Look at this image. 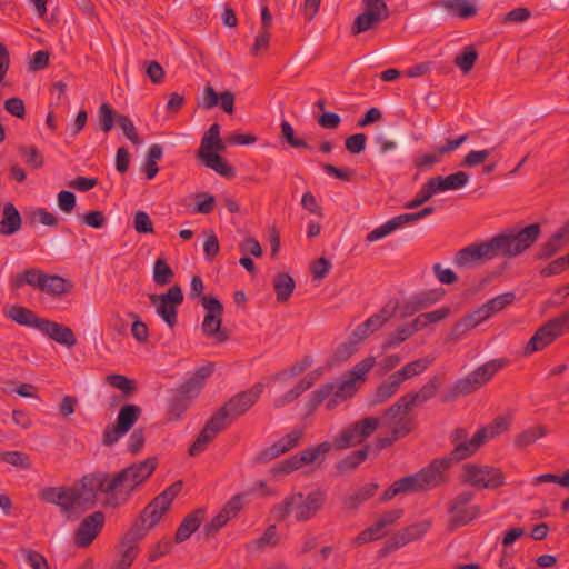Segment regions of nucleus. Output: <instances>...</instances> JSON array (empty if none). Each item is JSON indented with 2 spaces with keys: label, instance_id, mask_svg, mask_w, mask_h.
<instances>
[{
  "label": "nucleus",
  "instance_id": "25",
  "mask_svg": "<svg viewBox=\"0 0 569 569\" xmlns=\"http://www.w3.org/2000/svg\"><path fill=\"white\" fill-rule=\"evenodd\" d=\"M22 223L21 214L11 202H7L2 209L0 220V234L11 236L20 230Z\"/></svg>",
  "mask_w": 569,
  "mask_h": 569
},
{
  "label": "nucleus",
  "instance_id": "38",
  "mask_svg": "<svg viewBox=\"0 0 569 569\" xmlns=\"http://www.w3.org/2000/svg\"><path fill=\"white\" fill-rule=\"evenodd\" d=\"M440 385L441 377H431L430 380L419 389V391L408 392V396L411 399L410 401H412V403L416 406L419 402H425L432 399L437 395Z\"/></svg>",
  "mask_w": 569,
  "mask_h": 569
},
{
  "label": "nucleus",
  "instance_id": "24",
  "mask_svg": "<svg viewBox=\"0 0 569 569\" xmlns=\"http://www.w3.org/2000/svg\"><path fill=\"white\" fill-rule=\"evenodd\" d=\"M388 14L381 12L365 10L353 21L351 27V33L358 36L362 32L375 29L380 22L387 20Z\"/></svg>",
  "mask_w": 569,
  "mask_h": 569
},
{
  "label": "nucleus",
  "instance_id": "7",
  "mask_svg": "<svg viewBox=\"0 0 569 569\" xmlns=\"http://www.w3.org/2000/svg\"><path fill=\"white\" fill-rule=\"evenodd\" d=\"M170 509L159 498L154 497L140 512L138 519L130 527L127 536L121 541H129L138 545L149 530L156 527L162 516Z\"/></svg>",
  "mask_w": 569,
  "mask_h": 569
},
{
  "label": "nucleus",
  "instance_id": "37",
  "mask_svg": "<svg viewBox=\"0 0 569 569\" xmlns=\"http://www.w3.org/2000/svg\"><path fill=\"white\" fill-rule=\"evenodd\" d=\"M568 239H562L561 232H555L542 243L536 254L538 260H548L563 249Z\"/></svg>",
  "mask_w": 569,
  "mask_h": 569
},
{
  "label": "nucleus",
  "instance_id": "40",
  "mask_svg": "<svg viewBox=\"0 0 569 569\" xmlns=\"http://www.w3.org/2000/svg\"><path fill=\"white\" fill-rule=\"evenodd\" d=\"M69 287H71V283L67 279L57 274L50 276L44 273L43 286L40 291L51 296H61L69 291Z\"/></svg>",
  "mask_w": 569,
  "mask_h": 569
},
{
  "label": "nucleus",
  "instance_id": "19",
  "mask_svg": "<svg viewBox=\"0 0 569 569\" xmlns=\"http://www.w3.org/2000/svg\"><path fill=\"white\" fill-rule=\"evenodd\" d=\"M491 317L486 303L477 308L475 311L466 315L452 328L450 336L452 339H460L468 330L476 328L482 321Z\"/></svg>",
  "mask_w": 569,
  "mask_h": 569
},
{
  "label": "nucleus",
  "instance_id": "63",
  "mask_svg": "<svg viewBox=\"0 0 569 569\" xmlns=\"http://www.w3.org/2000/svg\"><path fill=\"white\" fill-rule=\"evenodd\" d=\"M197 202L194 211L201 214H209L213 211L216 204V198L208 193L201 192L196 196Z\"/></svg>",
  "mask_w": 569,
  "mask_h": 569
},
{
  "label": "nucleus",
  "instance_id": "20",
  "mask_svg": "<svg viewBox=\"0 0 569 569\" xmlns=\"http://www.w3.org/2000/svg\"><path fill=\"white\" fill-rule=\"evenodd\" d=\"M39 330L60 345L73 347L77 343L73 331L62 323L43 319Z\"/></svg>",
  "mask_w": 569,
  "mask_h": 569
},
{
  "label": "nucleus",
  "instance_id": "44",
  "mask_svg": "<svg viewBox=\"0 0 569 569\" xmlns=\"http://www.w3.org/2000/svg\"><path fill=\"white\" fill-rule=\"evenodd\" d=\"M332 446L328 441H323L317 446L308 447L299 452L302 463L310 465L325 460L326 455L331 450Z\"/></svg>",
  "mask_w": 569,
  "mask_h": 569
},
{
  "label": "nucleus",
  "instance_id": "17",
  "mask_svg": "<svg viewBox=\"0 0 569 569\" xmlns=\"http://www.w3.org/2000/svg\"><path fill=\"white\" fill-rule=\"evenodd\" d=\"M450 468L448 460L443 458L433 459L427 467L417 472L423 491L433 489L446 482L445 472Z\"/></svg>",
  "mask_w": 569,
  "mask_h": 569
},
{
  "label": "nucleus",
  "instance_id": "32",
  "mask_svg": "<svg viewBox=\"0 0 569 569\" xmlns=\"http://www.w3.org/2000/svg\"><path fill=\"white\" fill-rule=\"evenodd\" d=\"M399 389L400 383L396 380V378H391L390 375L387 381H383L376 388L369 400V406L373 407L388 401L399 391Z\"/></svg>",
  "mask_w": 569,
  "mask_h": 569
},
{
  "label": "nucleus",
  "instance_id": "47",
  "mask_svg": "<svg viewBox=\"0 0 569 569\" xmlns=\"http://www.w3.org/2000/svg\"><path fill=\"white\" fill-rule=\"evenodd\" d=\"M380 425V419L376 417H366L357 422H355L352 426V431L357 435L359 440L362 442L367 438H369L378 428Z\"/></svg>",
  "mask_w": 569,
  "mask_h": 569
},
{
  "label": "nucleus",
  "instance_id": "52",
  "mask_svg": "<svg viewBox=\"0 0 569 569\" xmlns=\"http://www.w3.org/2000/svg\"><path fill=\"white\" fill-rule=\"evenodd\" d=\"M330 443L337 450H345L361 443V441L355 431H352V428L349 427L343 429L339 436L335 437L333 441Z\"/></svg>",
  "mask_w": 569,
  "mask_h": 569
},
{
  "label": "nucleus",
  "instance_id": "50",
  "mask_svg": "<svg viewBox=\"0 0 569 569\" xmlns=\"http://www.w3.org/2000/svg\"><path fill=\"white\" fill-rule=\"evenodd\" d=\"M106 380L110 386L121 390L127 397L133 395L137 391L136 381L127 378L123 375H109L107 376Z\"/></svg>",
  "mask_w": 569,
  "mask_h": 569
},
{
  "label": "nucleus",
  "instance_id": "26",
  "mask_svg": "<svg viewBox=\"0 0 569 569\" xmlns=\"http://www.w3.org/2000/svg\"><path fill=\"white\" fill-rule=\"evenodd\" d=\"M415 428L412 419H400L397 426L391 430L389 437H379L376 439V449L379 453L382 449L390 447L395 441L409 435Z\"/></svg>",
  "mask_w": 569,
  "mask_h": 569
},
{
  "label": "nucleus",
  "instance_id": "12",
  "mask_svg": "<svg viewBox=\"0 0 569 569\" xmlns=\"http://www.w3.org/2000/svg\"><path fill=\"white\" fill-rule=\"evenodd\" d=\"M233 421L226 411L220 408L204 425L193 443L189 447V455L194 457L203 452L207 446Z\"/></svg>",
  "mask_w": 569,
  "mask_h": 569
},
{
  "label": "nucleus",
  "instance_id": "4",
  "mask_svg": "<svg viewBox=\"0 0 569 569\" xmlns=\"http://www.w3.org/2000/svg\"><path fill=\"white\" fill-rule=\"evenodd\" d=\"M214 365L208 363L196 370L192 377L171 389V398L168 403V421H178L190 408L191 402L198 397L204 381L213 373Z\"/></svg>",
  "mask_w": 569,
  "mask_h": 569
},
{
  "label": "nucleus",
  "instance_id": "14",
  "mask_svg": "<svg viewBox=\"0 0 569 569\" xmlns=\"http://www.w3.org/2000/svg\"><path fill=\"white\" fill-rule=\"evenodd\" d=\"M106 516L102 511H94L84 517L73 532L74 545L79 548L89 547L102 531Z\"/></svg>",
  "mask_w": 569,
  "mask_h": 569
},
{
  "label": "nucleus",
  "instance_id": "21",
  "mask_svg": "<svg viewBox=\"0 0 569 569\" xmlns=\"http://www.w3.org/2000/svg\"><path fill=\"white\" fill-rule=\"evenodd\" d=\"M468 173L465 171H457L447 177L437 176L428 180L429 187L436 193L448 190H457L465 187L468 182Z\"/></svg>",
  "mask_w": 569,
  "mask_h": 569
},
{
  "label": "nucleus",
  "instance_id": "43",
  "mask_svg": "<svg viewBox=\"0 0 569 569\" xmlns=\"http://www.w3.org/2000/svg\"><path fill=\"white\" fill-rule=\"evenodd\" d=\"M138 553V545L129 541L120 542V558L109 569H129Z\"/></svg>",
  "mask_w": 569,
  "mask_h": 569
},
{
  "label": "nucleus",
  "instance_id": "39",
  "mask_svg": "<svg viewBox=\"0 0 569 569\" xmlns=\"http://www.w3.org/2000/svg\"><path fill=\"white\" fill-rule=\"evenodd\" d=\"M142 413V409L133 403L123 405L117 416L116 422L129 431L138 421Z\"/></svg>",
  "mask_w": 569,
  "mask_h": 569
},
{
  "label": "nucleus",
  "instance_id": "3",
  "mask_svg": "<svg viewBox=\"0 0 569 569\" xmlns=\"http://www.w3.org/2000/svg\"><path fill=\"white\" fill-rule=\"evenodd\" d=\"M375 363V357H367L355 365L342 379L321 385L310 395V400L307 403L308 409L313 411L328 399L326 407L328 410H332L342 401L352 398L358 390L357 381H363Z\"/></svg>",
  "mask_w": 569,
  "mask_h": 569
},
{
  "label": "nucleus",
  "instance_id": "16",
  "mask_svg": "<svg viewBox=\"0 0 569 569\" xmlns=\"http://www.w3.org/2000/svg\"><path fill=\"white\" fill-rule=\"evenodd\" d=\"M493 436V431H490L488 428H481L470 440L457 442L449 456L442 458L448 460V465L451 467L455 462L471 457L488 438H492Z\"/></svg>",
  "mask_w": 569,
  "mask_h": 569
},
{
  "label": "nucleus",
  "instance_id": "36",
  "mask_svg": "<svg viewBox=\"0 0 569 569\" xmlns=\"http://www.w3.org/2000/svg\"><path fill=\"white\" fill-rule=\"evenodd\" d=\"M43 277L44 273L37 268L26 269L21 273H18L16 278L12 279L11 286L16 289L22 287L23 284L32 286L39 290H41L43 286Z\"/></svg>",
  "mask_w": 569,
  "mask_h": 569
},
{
  "label": "nucleus",
  "instance_id": "10",
  "mask_svg": "<svg viewBox=\"0 0 569 569\" xmlns=\"http://www.w3.org/2000/svg\"><path fill=\"white\" fill-rule=\"evenodd\" d=\"M201 303L207 310L201 329L207 337H213L217 342L222 343L229 339L226 330L221 329L223 306L221 301L211 296H202Z\"/></svg>",
  "mask_w": 569,
  "mask_h": 569
},
{
  "label": "nucleus",
  "instance_id": "51",
  "mask_svg": "<svg viewBox=\"0 0 569 569\" xmlns=\"http://www.w3.org/2000/svg\"><path fill=\"white\" fill-rule=\"evenodd\" d=\"M280 128H281V133H280V137L283 141H286L290 147L292 148H296V149H311V147L306 142V140H303L302 138H298L296 137L295 134V130L292 128V126L283 120L280 124Z\"/></svg>",
  "mask_w": 569,
  "mask_h": 569
},
{
  "label": "nucleus",
  "instance_id": "41",
  "mask_svg": "<svg viewBox=\"0 0 569 569\" xmlns=\"http://www.w3.org/2000/svg\"><path fill=\"white\" fill-rule=\"evenodd\" d=\"M416 333L415 328L411 322L400 325L396 328L393 332L389 335V337L383 341L381 348L383 350L395 348L412 337Z\"/></svg>",
  "mask_w": 569,
  "mask_h": 569
},
{
  "label": "nucleus",
  "instance_id": "33",
  "mask_svg": "<svg viewBox=\"0 0 569 569\" xmlns=\"http://www.w3.org/2000/svg\"><path fill=\"white\" fill-rule=\"evenodd\" d=\"M430 365L431 360L428 358H420L410 361L400 370L391 373V378H396V380L401 385L403 381L422 373Z\"/></svg>",
  "mask_w": 569,
  "mask_h": 569
},
{
  "label": "nucleus",
  "instance_id": "22",
  "mask_svg": "<svg viewBox=\"0 0 569 569\" xmlns=\"http://www.w3.org/2000/svg\"><path fill=\"white\" fill-rule=\"evenodd\" d=\"M203 518L204 509L202 508H197L189 515H187L177 528L174 541L177 543H181L188 540L191 537V535L199 529L201 522L203 521Z\"/></svg>",
  "mask_w": 569,
  "mask_h": 569
},
{
  "label": "nucleus",
  "instance_id": "49",
  "mask_svg": "<svg viewBox=\"0 0 569 569\" xmlns=\"http://www.w3.org/2000/svg\"><path fill=\"white\" fill-rule=\"evenodd\" d=\"M174 273L163 258H158L153 266V281L159 286L171 282Z\"/></svg>",
  "mask_w": 569,
  "mask_h": 569
},
{
  "label": "nucleus",
  "instance_id": "2",
  "mask_svg": "<svg viewBox=\"0 0 569 569\" xmlns=\"http://www.w3.org/2000/svg\"><path fill=\"white\" fill-rule=\"evenodd\" d=\"M540 236L541 228L538 223L528 224L519 231L506 229L488 241L471 243L460 249L453 258V263L461 268L498 256L515 258L531 248Z\"/></svg>",
  "mask_w": 569,
  "mask_h": 569
},
{
  "label": "nucleus",
  "instance_id": "64",
  "mask_svg": "<svg viewBox=\"0 0 569 569\" xmlns=\"http://www.w3.org/2000/svg\"><path fill=\"white\" fill-rule=\"evenodd\" d=\"M396 485L401 493L423 491L417 472L398 479Z\"/></svg>",
  "mask_w": 569,
  "mask_h": 569
},
{
  "label": "nucleus",
  "instance_id": "13",
  "mask_svg": "<svg viewBox=\"0 0 569 569\" xmlns=\"http://www.w3.org/2000/svg\"><path fill=\"white\" fill-rule=\"evenodd\" d=\"M489 380L490 378L486 371H482L481 366H479L467 377L458 379L453 386L441 396V401L448 403L457 400L461 396H468L481 388Z\"/></svg>",
  "mask_w": 569,
  "mask_h": 569
},
{
  "label": "nucleus",
  "instance_id": "57",
  "mask_svg": "<svg viewBox=\"0 0 569 569\" xmlns=\"http://www.w3.org/2000/svg\"><path fill=\"white\" fill-rule=\"evenodd\" d=\"M303 466L301 457L298 453L284 459L271 469L273 475L286 473L289 475Z\"/></svg>",
  "mask_w": 569,
  "mask_h": 569
},
{
  "label": "nucleus",
  "instance_id": "18",
  "mask_svg": "<svg viewBox=\"0 0 569 569\" xmlns=\"http://www.w3.org/2000/svg\"><path fill=\"white\" fill-rule=\"evenodd\" d=\"M71 487H44L39 491V498L48 503L58 506L62 512L69 518L76 509L74 502L71 501Z\"/></svg>",
  "mask_w": 569,
  "mask_h": 569
},
{
  "label": "nucleus",
  "instance_id": "53",
  "mask_svg": "<svg viewBox=\"0 0 569 569\" xmlns=\"http://www.w3.org/2000/svg\"><path fill=\"white\" fill-rule=\"evenodd\" d=\"M430 526H431L430 520H422L420 522L407 526L406 528H403L400 531L403 535L407 543H409L411 541L418 540L421 537H423L425 533L429 530Z\"/></svg>",
  "mask_w": 569,
  "mask_h": 569
},
{
  "label": "nucleus",
  "instance_id": "27",
  "mask_svg": "<svg viewBox=\"0 0 569 569\" xmlns=\"http://www.w3.org/2000/svg\"><path fill=\"white\" fill-rule=\"evenodd\" d=\"M408 393L400 397L395 403H392L388 409H386L382 420L383 423L393 422L397 426V422L400 419H407L406 416L410 412V410L415 407Z\"/></svg>",
  "mask_w": 569,
  "mask_h": 569
},
{
  "label": "nucleus",
  "instance_id": "60",
  "mask_svg": "<svg viewBox=\"0 0 569 569\" xmlns=\"http://www.w3.org/2000/svg\"><path fill=\"white\" fill-rule=\"evenodd\" d=\"M128 316L133 320L131 326V333L133 338L140 342L144 343L149 338V330L147 325L139 319V316L134 312H129Z\"/></svg>",
  "mask_w": 569,
  "mask_h": 569
},
{
  "label": "nucleus",
  "instance_id": "5",
  "mask_svg": "<svg viewBox=\"0 0 569 569\" xmlns=\"http://www.w3.org/2000/svg\"><path fill=\"white\" fill-rule=\"evenodd\" d=\"M326 502V495L321 490H315L308 495L302 492L287 496L283 501L274 507L278 520H284L291 512L298 522H306L320 511Z\"/></svg>",
  "mask_w": 569,
  "mask_h": 569
},
{
  "label": "nucleus",
  "instance_id": "30",
  "mask_svg": "<svg viewBox=\"0 0 569 569\" xmlns=\"http://www.w3.org/2000/svg\"><path fill=\"white\" fill-rule=\"evenodd\" d=\"M378 487L377 482H371L357 489L353 493L342 499L343 508L352 511L357 510L360 505L369 500L376 493Z\"/></svg>",
  "mask_w": 569,
  "mask_h": 569
},
{
  "label": "nucleus",
  "instance_id": "55",
  "mask_svg": "<svg viewBox=\"0 0 569 569\" xmlns=\"http://www.w3.org/2000/svg\"><path fill=\"white\" fill-rule=\"evenodd\" d=\"M303 431L301 429H293L291 432L287 433L282 438H280L276 443L280 448L281 452L284 455L290 450L298 447L302 440Z\"/></svg>",
  "mask_w": 569,
  "mask_h": 569
},
{
  "label": "nucleus",
  "instance_id": "34",
  "mask_svg": "<svg viewBox=\"0 0 569 569\" xmlns=\"http://www.w3.org/2000/svg\"><path fill=\"white\" fill-rule=\"evenodd\" d=\"M273 288L277 301L283 303L291 297L296 288V282L289 273L279 272L273 280Z\"/></svg>",
  "mask_w": 569,
  "mask_h": 569
},
{
  "label": "nucleus",
  "instance_id": "11",
  "mask_svg": "<svg viewBox=\"0 0 569 569\" xmlns=\"http://www.w3.org/2000/svg\"><path fill=\"white\" fill-rule=\"evenodd\" d=\"M473 496L472 491H462L451 500L448 508V512L452 515L447 525L449 531H455L478 517L480 508L468 506Z\"/></svg>",
  "mask_w": 569,
  "mask_h": 569
},
{
  "label": "nucleus",
  "instance_id": "31",
  "mask_svg": "<svg viewBox=\"0 0 569 569\" xmlns=\"http://www.w3.org/2000/svg\"><path fill=\"white\" fill-rule=\"evenodd\" d=\"M197 158L201 160L206 167L212 169L224 178L231 179L236 176L234 168L229 164L220 154L206 153L203 156H198Z\"/></svg>",
  "mask_w": 569,
  "mask_h": 569
},
{
  "label": "nucleus",
  "instance_id": "45",
  "mask_svg": "<svg viewBox=\"0 0 569 569\" xmlns=\"http://www.w3.org/2000/svg\"><path fill=\"white\" fill-rule=\"evenodd\" d=\"M120 116L111 104L102 103L98 109V123L101 131L108 133L112 130Z\"/></svg>",
  "mask_w": 569,
  "mask_h": 569
},
{
  "label": "nucleus",
  "instance_id": "29",
  "mask_svg": "<svg viewBox=\"0 0 569 569\" xmlns=\"http://www.w3.org/2000/svg\"><path fill=\"white\" fill-rule=\"evenodd\" d=\"M371 446L366 445L361 449L352 451L336 463V469L340 475L349 473L356 470L369 456Z\"/></svg>",
  "mask_w": 569,
  "mask_h": 569
},
{
  "label": "nucleus",
  "instance_id": "61",
  "mask_svg": "<svg viewBox=\"0 0 569 569\" xmlns=\"http://www.w3.org/2000/svg\"><path fill=\"white\" fill-rule=\"evenodd\" d=\"M358 343L349 336L348 340L337 347L333 358L337 362L347 361L357 350Z\"/></svg>",
  "mask_w": 569,
  "mask_h": 569
},
{
  "label": "nucleus",
  "instance_id": "15",
  "mask_svg": "<svg viewBox=\"0 0 569 569\" xmlns=\"http://www.w3.org/2000/svg\"><path fill=\"white\" fill-rule=\"evenodd\" d=\"M262 383H256L250 389L241 391L229 399L221 408L229 418L234 421L244 415L259 399L262 393Z\"/></svg>",
  "mask_w": 569,
  "mask_h": 569
},
{
  "label": "nucleus",
  "instance_id": "35",
  "mask_svg": "<svg viewBox=\"0 0 569 569\" xmlns=\"http://www.w3.org/2000/svg\"><path fill=\"white\" fill-rule=\"evenodd\" d=\"M441 6L452 16L468 19L477 14V7L470 0H443Z\"/></svg>",
  "mask_w": 569,
  "mask_h": 569
},
{
  "label": "nucleus",
  "instance_id": "54",
  "mask_svg": "<svg viewBox=\"0 0 569 569\" xmlns=\"http://www.w3.org/2000/svg\"><path fill=\"white\" fill-rule=\"evenodd\" d=\"M0 460L22 469H31L32 463L29 456L21 451H6L0 453Z\"/></svg>",
  "mask_w": 569,
  "mask_h": 569
},
{
  "label": "nucleus",
  "instance_id": "56",
  "mask_svg": "<svg viewBox=\"0 0 569 569\" xmlns=\"http://www.w3.org/2000/svg\"><path fill=\"white\" fill-rule=\"evenodd\" d=\"M19 153L24 157L26 162L33 169H39L43 166V156L36 146H20Z\"/></svg>",
  "mask_w": 569,
  "mask_h": 569
},
{
  "label": "nucleus",
  "instance_id": "48",
  "mask_svg": "<svg viewBox=\"0 0 569 569\" xmlns=\"http://www.w3.org/2000/svg\"><path fill=\"white\" fill-rule=\"evenodd\" d=\"M478 58V52L472 46H467L455 58V64L463 72L468 73L475 66Z\"/></svg>",
  "mask_w": 569,
  "mask_h": 569
},
{
  "label": "nucleus",
  "instance_id": "46",
  "mask_svg": "<svg viewBox=\"0 0 569 569\" xmlns=\"http://www.w3.org/2000/svg\"><path fill=\"white\" fill-rule=\"evenodd\" d=\"M313 385V381L312 380H308V378H302L301 380H299V382L292 388L290 389L289 391H287L284 395H282L281 397H279L276 402H274V406L277 408H280V407H283L292 401H295L296 399H298L306 390L310 389Z\"/></svg>",
  "mask_w": 569,
  "mask_h": 569
},
{
  "label": "nucleus",
  "instance_id": "8",
  "mask_svg": "<svg viewBox=\"0 0 569 569\" xmlns=\"http://www.w3.org/2000/svg\"><path fill=\"white\" fill-rule=\"evenodd\" d=\"M463 482L478 489H498L506 483L501 469L492 466L466 463L463 466Z\"/></svg>",
  "mask_w": 569,
  "mask_h": 569
},
{
  "label": "nucleus",
  "instance_id": "42",
  "mask_svg": "<svg viewBox=\"0 0 569 569\" xmlns=\"http://www.w3.org/2000/svg\"><path fill=\"white\" fill-rule=\"evenodd\" d=\"M546 435L547 429L545 426H533L518 433L513 439V445L515 447L522 449L535 443Z\"/></svg>",
  "mask_w": 569,
  "mask_h": 569
},
{
  "label": "nucleus",
  "instance_id": "1",
  "mask_svg": "<svg viewBox=\"0 0 569 569\" xmlns=\"http://www.w3.org/2000/svg\"><path fill=\"white\" fill-rule=\"evenodd\" d=\"M157 466L158 459L149 457L113 475L104 471L87 473L79 480L78 487H71V501L76 509L87 511L97 505L99 493H104L103 506L118 508L129 500L131 493L153 473Z\"/></svg>",
  "mask_w": 569,
  "mask_h": 569
},
{
  "label": "nucleus",
  "instance_id": "59",
  "mask_svg": "<svg viewBox=\"0 0 569 569\" xmlns=\"http://www.w3.org/2000/svg\"><path fill=\"white\" fill-rule=\"evenodd\" d=\"M128 431L122 428L120 425L114 422L113 425H108L102 433V443L107 447L113 446L119 441Z\"/></svg>",
  "mask_w": 569,
  "mask_h": 569
},
{
  "label": "nucleus",
  "instance_id": "9",
  "mask_svg": "<svg viewBox=\"0 0 569 569\" xmlns=\"http://www.w3.org/2000/svg\"><path fill=\"white\" fill-rule=\"evenodd\" d=\"M149 300L156 308L157 315L172 329L177 325L178 307L183 302L180 286L170 287L166 293H151Z\"/></svg>",
  "mask_w": 569,
  "mask_h": 569
},
{
  "label": "nucleus",
  "instance_id": "23",
  "mask_svg": "<svg viewBox=\"0 0 569 569\" xmlns=\"http://www.w3.org/2000/svg\"><path fill=\"white\" fill-rule=\"evenodd\" d=\"M224 151L226 144L220 138V124L214 122L202 137L200 148L197 151V157L206 153L219 154Z\"/></svg>",
  "mask_w": 569,
  "mask_h": 569
},
{
  "label": "nucleus",
  "instance_id": "58",
  "mask_svg": "<svg viewBox=\"0 0 569 569\" xmlns=\"http://www.w3.org/2000/svg\"><path fill=\"white\" fill-rule=\"evenodd\" d=\"M117 124L121 128L127 139L133 144H139L141 142L137 128L128 116L120 113Z\"/></svg>",
  "mask_w": 569,
  "mask_h": 569
},
{
  "label": "nucleus",
  "instance_id": "6",
  "mask_svg": "<svg viewBox=\"0 0 569 569\" xmlns=\"http://www.w3.org/2000/svg\"><path fill=\"white\" fill-rule=\"evenodd\" d=\"M569 332V308L559 316L549 319L540 326L530 338L523 349V353L529 356L536 351L543 350L556 339Z\"/></svg>",
  "mask_w": 569,
  "mask_h": 569
},
{
  "label": "nucleus",
  "instance_id": "62",
  "mask_svg": "<svg viewBox=\"0 0 569 569\" xmlns=\"http://www.w3.org/2000/svg\"><path fill=\"white\" fill-rule=\"evenodd\" d=\"M515 299L516 296L513 292H505L487 301L486 306L490 313L492 315L511 305L515 301Z\"/></svg>",
  "mask_w": 569,
  "mask_h": 569
},
{
  "label": "nucleus",
  "instance_id": "28",
  "mask_svg": "<svg viewBox=\"0 0 569 569\" xmlns=\"http://www.w3.org/2000/svg\"><path fill=\"white\" fill-rule=\"evenodd\" d=\"M6 316L20 326L33 327L37 329L40 328L43 320V318L37 317L32 310L22 306H12L6 312Z\"/></svg>",
  "mask_w": 569,
  "mask_h": 569
}]
</instances>
